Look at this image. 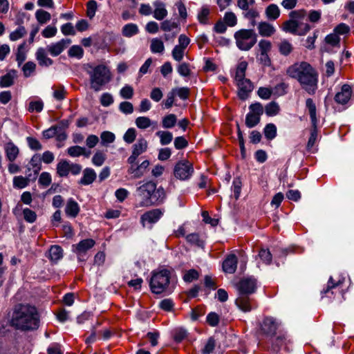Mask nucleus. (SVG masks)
I'll list each match as a JSON object with an SVG mask.
<instances>
[{
  "label": "nucleus",
  "mask_w": 354,
  "mask_h": 354,
  "mask_svg": "<svg viewBox=\"0 0 354 354\" xmlns=\"http://www.w3.org/2000/svg\"><path fill=\"white\" fill-rule=\"evenodd\" d=\"M287 74L297 80L308 94L314 95L317 89L318 73L308 62H297L289 66Z\"/></svg>",
  "instance_id": "obj_1"
},
{
  "label": "nucleus",
  "mask_w": 354,
  "mask_h": 354,
  "mask_svg": "<svg viewBox=\"0 0 354 354\" xmlns=\"http://www.w3.org/2000/svg\"><path fill=\"white\" fill-rule=\"evenodd\" d=\"M10 325L21 330H32L39 326V315L37 308L29 304H19L13 309Z\"/></svg>",
  "instance_id": "obj_2"
},
{
  "label": "nucleus",
  "mask_w": 354,
  "mask_h": 354,
  "mask_svg": "<svg viewBox=\"0 0 354 354\" xmlns=\"http://www.w3.org/2000/svg\"><path fill=\"white\" fill-rule=\"evenodd\" d=\"M84 68L89 75L91 88L96 92L101 91L111 80V73L104 64H87Z\"/></svg>",
  "instance_id": "obj_3"
},
{
  "label": "nucleus",
  "mask_w": 354,
  "mask_h": 354,
  "mask_svg": "<svg viewBox=\"0 0 354 354\" xmlns=\"http://www.w3.org/2000/svg\"><path fill=\"white\" fill-rule=\"evenodd\" d=\"M151 290L153 293L160 294L167 292L170 294L174 287L170 286V272L167 270H162L153 272L149 282Z\"/></svg>",
  "instance_id": "obj_4"
},
{
  "label": "nucleus",
  "mask_w": 354,
  "mask_h": 354,
  "mask_svg": "<svg viewBox=\"0 0 354 354\" xmlns=\"http://www.w3.org/2000/svg\"><path fill=\"white\" fill-rule=\"evenodd\" d=\"M234 37L237 48L241 50H249L257 42V35L252 29H241Z\"/></svg>",
  "instance_id": "obj_5"
},
{
  "label": "nucleus",
  "mask_w": 354,
  "mask_h": 354,
  "mask_svg": "<svg viewBox=\"0 0 354 354\" xmlns=\"http://www.w3.org/2000/svg\"><path fill=\"white\" fill-rule=\"evenodd\" d=\"M193 165L188 160L178 162L174 166V175L180 180H189L194 174Z\"/></svg>",
  "instance_id": "obj_6"
},
{
  "label": "nucleus",
  "mask_w": 354,
  "mask_h": 354,
  "mask_svg": "<svg viewBox=\"0 0 354 354\" xmlns=\"http://www.w3.org/2000/svg\"><path fill=\"white\" fill-rule=\"evenodd\" d=\"M263 113V107L259 102L252 104L249 106V112L246 115L245 125L248 128H252L257 125Z\"/></svg>",
  "instance_id": "obj_7"
},
{
  "label": "nucleus",
  "mask_w": 354,
  "mask_h": 354,
  "mask_svg": "<svg viewBox=\"0 0 354 354\" xmlns=\"http://www.w3.org/2000/svg\"><path fill=\"white\" fill-rule=\"evenodd\" d=\"M291 18H295L297 24V35H304L311 28L310 25L307 23V12L304 10L292 11L290 14Z\"/></svg>",
  "instance_id": "obj_8"
},
{
  "label": "nucleus",
  "mask_w": 354,
  "mask_h": 354,
  "mask_svg": "<svg viewBox=\"0 0 354 354\" xmlns=\"http://www.w3.org/2000/svg\"><path fill=\"white\" fill-rule=\"evenodd\" d=\"M156 184L152 181H148L146 183L139 186L137 189L138 196L142 199L140 203V207L147 206L145 204L148 200H150L153 192L156 189Z\"/></svg>",
  "instance_id": "obj_9"
},
{
  "label": "nucleus",
  "mask_w": 354,
  "mask_h": 354,
  "mask_svg": "<svg viewBox=\"0 0 354 354\" xmlns=\"http://www.w3.org/2000/svg\"><path fill=\"white\" fill-rule=\"evenodd\" d=\"M95 244V241L92 239H84L78 243L73 245V250L77 254L80 261H84L86 252L91 249Z\"/></svg>",
  "instance_id": "obj_10"
},
{
  "label": "nucleus",
  "mask_w": 354,
  "mask_h": 354,
  "mask_svg": "<svg viewBox=\"0 0 354 354\" xmlns=\"http://www.w3.org/2000/svg\"><path fill=\"white\" fill-rule=\"evenodd\" d=\"M255 0H237V6L242 10L245 18L258 17L259 14L255 9L250 8L254 6Z\"/></svg>",
  "instance_id": "obj_11"
},
{
  "label": "nucleus",
  "mask_w": 354,
  "mask_h": 354,
  "mask_svg": "<svg viewBox=\"0 0 354 354\" xmlns=\"http://www.w3.org/2000/svg\"><path fill=\"white\" fill-rule=\"evenodd\" d=\"M238 288L239 294H252L257 288V280L252 277L244 278L239 283Z\"/></svg>",
  "instance_id": "obj_12"
},
{
  "label": "nucleus",
  "mask_w": 354,
  "mask_h": 354,
  "mask_svg": "<svg viewBox=\"0 0 354 354\" xmlns=\"http://www.w3.org/2000/svg\"><path fill=\"white\" fill-rule=\"evenodd\" d=\"M147 142L144 138H140L137 142L133 145L131 155L127 159V163H133L136 162L140 155L145 152L147 149Z\"/></svg>",
  "instance_id": "obj_13"
},
{
  "label": "nucleus",
  "mask_w": 354,
  "mask_h": 354,
  "mask_svg": "<svg viewBox=\"0 0 354 354\" xmlns=\"http://www.w3.org/2000/svg\"><path fill=\"white\" fill-rule=\"evenodd\" d=\"M280 323L274 317H266L261 324L262 332L268 335H274Z\"/></svg>",
  "instance_id": "obj_14"
},
{
  "label": "nucleus",
  "mask_w": 354,
  "mask_h": 354,
  "mask_svg": "<svg viewBox=\"0 0 354 354\" xmlns=\"http://www.w3.org/2000/svg\"><path fill=\"white\" fill-rule=\"evenodd\" d=\"M71 43L70 39H62L55 43H52L46 47L47 51L53 57L60 55Z\"/></svg>",
  "instance_id": "obj_15"
},
{
  "label": "nucleus",
  "mask_w": 354,
  "mask_h": 354,
  "mask_svg": "<svg viewBox=\"0 0 354 354\" xmlns=\"http://www.w3.org/2000/svg\"><path fill=\"white\" fill-rule=\"evenodd\" d=\"M128 164L130 165L127 170L128 174H131L134 178H138L144 175L145 171L149 166V161L145 160L138 165L136 161L133 163Z\"/></svg>",
  "instance_id": "obj_16"
},
{
  "label": "nucleus",
  "mask_w": 354,
  "mask_h": 354,
  "mask_svg": "<svg viewBox=\"0 0 354 354\" xmlns=\"http://www.w3.org/2000/svg\"><path fill=\"white\" fill-rule=\"evenodd\" d=\"M163 212L160 209H154L145 212L141 216V222L143 226L146 224H153L156 223L162 216Z\"/></svg>",
  "instance_id": "obj_17"
},
{
  "label": "nucleus",
  "mask_w": 354,
  "mask_h": 354,
  "mask_svg": "<svg viewBox=\"0 0 354 354\" xmlns=\"http://www.w3.org/2000/svg\"><path fill=\"white\" fill-rule=\"evenodd\" d=\"M238 86V96L241 100H245L248 97L249 94L253 90V85L251 81L248 79L238 82L236 83Z\"/></svg>",
  "instance_id": "obj_18"
},
{
  "label": "nucleus",
  "mask_w": 354,
  "mask_h": 354,
  "mask_svg": "<svg viewBox=\"0 0 354 354\" xmlns=\"http://www.w3.org/2000/svg\"><path fill=\"white\" fill-rule=\"evenodd\" d=\"M248 295L239 294V297L235 301V304L237 307L245 313L250 312L252 308H256Z\"/></svg>",
  "instance_id": "obj_19"
},
{
  "label": "nucleus",
  "mask_w": 354,
  "mask_h": 354,
  "mask_svg": "<svg viewBox=\"0 0 354 354\" xmlns=\"http://www.w3.org/2000/svg\"><path fill=\"white\" fill-rule=\"evenodd\" d=\"M351 86L348 84H344L341 91L337 92L335 96V102L340 104H346L351 98Z\"/></svg>",
  "instance_id": "obj_20"
},
{
  "label": "nucleus",
  "mask_w": 354,
  "mask_h": 354,
  "mask_svg": "<svg viewBox=\"0 0 354 354\" xmlns=\"http://www.w3.org/2000/svg\"><path fill=\"white\" fill-rule=\"evenodd\" d=\"M17 77V71L15 69L8 71L6 74L0 77V87L8 88L15 84V80Z\"/></svg>",
  "instance_id": "obj_21"
},
{
  "label": "nucleus",
  "mask_w": 354,
  "mask_h": 354,
  "mask_svg": "<svg viewBox=\"0 0 354 354\" xmlns=\"http://www.w3.org/2000/svg\"><path fill=\"white\" fill-rule=\"evenodd\" d=\"M165 198V192L162 187L156 188L153 192L150 200L145 203L147 206L160 205L163 203Z\"/></svg>",
  "instance_id": "obj_22"
},
{
  "label": "nucleus",
  "mask_w": 354,
  "mask_h": 354,
  "mask_svg": "<svg viewBox=\"0 0 354 354\" xmlns=\"http://www.w3.org/2000/svg\"><path fill=\"white\" fill-rule=\"evenodd\" d=\"M237 258L235 254H230L223 263V271L226 273L233 274L237 268Z\"/></svg>",
  "instance_id": "obj_23"
},
{
  "label": "nucleus",
  "mask_w": 354,
  "mask_h": 354,
  "mask_svg": "<svg viewBox=\"0 0 354 354\" xmlns=\"http://www.w3.org/2000/svg\"><path fill=\"white\" fill-rule=\"evenodd\" d=\"M4 149L7 159L14 162L19 155V148L12 142H8L4 145Z\"/></svg>",
  "instance_id": "obj_24"
},
{
  "label": "nucleus",
  "mask_w": 354,
  "mask_h": 354,
  "mask_svg": "<svg viewBox=\"0 0 354 354\" xmlns=\"http://www.w3.org/2000/svg\"><path fill=\"white\" fill-rule=\"evenodd\" d=\"M155 9L153 12V17L157 20H162L167 15V10L165 4L160 1H156L153 3Z\"/></svg>",
  "instance_id": "obj_25"
},
{
  "label": "nucleus",
  "mask_w": 354,
  "mask_h": 354,
  "mask_svg": "<svg viewBox=\"0 0 354 354\" xmlns=\"http://www.w3.org/2000/svg\"><path fill=\"white\" fill-rule=\"evenodd\" d=\"M35 56L40 66H49L53 64V59L47 57L46 50L44 48H39Z\"/></svg>",
  "instance_id": "obj_26"
},
{
  "label": "nucleus",
  "mask_w": 354,
  "mask_h": 354,
  "mask_svg": "<svg viewBox=\"0 0 354 354\" xmlns=\"http://www.w3.org/2000/svg\"><path fill=\"white\" fill-rule=\"evenodd\" d=\"M306 106L308 110L313 127V128H316L317 124V109L315 104L311 98L306 100Z\"/></svg>",
  "instance_id": "obj_27"
},
{
  "label": "nucleus",
  "mask_w": 354,
  "mask_h": 354,
  "mask_svg": "<svg viewBox=\"0 0 354 354\" xmlns=\"http://www.w3.org/2000/svg\"><path fill=\"white\" fill-rule=\"evenodd\" d=\"M306 106L308 110L313 127V128H316L317 124V109L315 104L311 98L306 100Z\"/></svg>",
  "instance_id": "obj_28"
},
{
  "label": "nucleus",
  "mask_w": 354,
  "mask_h": 354,
  "mask_svg": "<svg viewBox=\"0 0 354 354\" xmlns=\"http://www.w3.org/2000/svg\"><path fill=\"white\" fill-rule=\"evenodd\" d=\"M80 206L78 203L73 199L69 198L67 201L65 212L71 217L75 218L79 214Z\"/></svg>",
  "instance_id": "obj_29"
},
{
  "label": "nucleus",
  "mask_w": 354,
  "mask_h": 354,
  "mask_svg": "<svg viewBox=\"0 0 354 354\" xmlns=\"http://www.w3.org/2000/svg\"><path fill=\"white\" fill-rule=\"evenodd\" d=\"M96 178V173L91 168H86L83 171V176L80 180V183L84 185L91 184Z\"/></svg>",
  "instance_id": "obj_30"
},
{
  "label": "nucleus",
  "mask_w": 354,
  "mask_h": 354,
  "mask_svg": "<svg viewBox=\"0 0 354 354\" xmlns=\"http://www.w3.org/2000/svg\"><path fill=\"white\" fill-rule=\"evenodd\" d=\"M29 167L28 169H32L34 172V177L33 179H35L37 174H39V171L41 169V156L39 154H35L30 162H29Z\"/></svg>",
  "instance_id": "obj_31"
},
{
  "label": "nucleus",
  "mask_w": 354,
  "mask_h": 354,
  "mask_svg": "<svg viewBox=\"0 0 354 354\" xmlns=\"http://www.w3.org/2000/svg\"><path fill=\"white\" fill-rule=\"evenodd\" d=\"M258 30L259 34L263 37H270L275 32L274 27L267 22L259 23Z\"/></svg>",
  "instance_id": "obj_32"
},
{
  "label": "nucleus",
  "mask_w": 354,
  "mask_h": 354,
  "mask_svg": "<svg viewBox=\"0 0 354 354\" xmlns=\"http://www.w3.org/2000/svg\"><path fill=\"white\" fill-rule=\"evenodd\" d=\"M139 32V28L136 24L130 23L124 25L122 30V35L131 37Z\"/></svg>",
  "instance_id": "obj_33"
},
{
  "label": "nucleus",
  "mask_w": 354,
  "mask_h": 354,
  "mask_svg": "<svg viewBox=\"0 0 354 354\" xmlns=\"http://www.w3.org/2000/svg\"><path fill=\"white\" fill-rule=\"evenodd\" d=\"M150 50L153 53L162 54L165 51L163 41L159 38H153L151 40Z\"/></svg>",
  "instance_id": "obj_34"
},
{
  "label": "nucleus",
  "mask_w": 354,
  "mask_h": 354,
  "mask_svg": "<svg viewBox=\"0 0 354 354\" xmlns=\"http://www.w3.org/2000/svg\"><path fill=\"white\" fill-rule=\"evenodd\" d=\"M27 51L26 42H23L18 46L16 53V61L17 62L18 66H20L26 60Z\"/></svg>",
  "instance_id": "obj_35"
},
{
  "label": "nucleus",
  "mask_w": 354,
  "mask_h": 354,
  "mask_svg": "<svg viewBox=\"0 0 354 354\" xmlns=\"http://www.w3.org/2000/svg\"><path fill=\"white\" fill-rule=\"evenodd\" d=\"M70 164L69 161L63 160L60 161L57 165V173L61 177L67 176L70 173Z\"/></svg>",
  "instance_id": "obj_36"
},
{
  "label": "nucleus",
  "mask_w": 354,
  "mask_h": 354,
  "mask_svg": "<svg viewBox=\"0 0 354 354\" xmlns=\"http://www.w3.org/2000/svg\"><path fill=\"white\" fill-rule=\"evenodd\" d=\"M248 64L245 62H241L239 64L236 73H235V80L236 83L238 82H241L245 80H247L245 77V71L247 69Z\"/></svg>",
  "instance_id": "obj_37"
},
{
  "label": "nucleus",
  "mask_w": 354,
  "mask_h": 354,
  "mask_svg": "<svg viewBox=\"0 0 354 354\" xmlns=\"http://www.w3.org/2000/svg\"><path fill=\"white\" fill-rule=\"evenodd\" d=\"M266 15L269 19L275 20L280 15V10L276 4H270L266 9Z\"/></svg>",
  "instance_id": "obj_38"
},
{
  "label": "nucleus",
  "mask_w": 354,
  "mask_h": 354,
  "mask_svg": "<svg viewBox=\"0 0 354 354\" xmlns=\"http://www.w3.org/2000/svg\"><path fill=\"white\" fill-rule=\"evenodd\" d=\"M63 257V250L59 245H53L49 250V257L53 261H57Z\"/></svg>",
  "instance_id": "obj_39"
},
{
  "label": "nucleus",
  "mask_w": 354,
  "mask_h": 354,
  "mask_svg": "<svg viewBox=\"0 0 354 354\" xmlns=\"http://www.w3.org/2000/svg\"><path fill=\"white\" fill-rule=\"evenodd\" d=\"M156 135L159 137L162 145H167L173 140L172 133L167 131H158L156 133Z\"/></svg>",
  "instance_id": "obj_40"
},
{
  "label": "nucleus",
  "mask_w": 354,
  "mask_h": 354,
  "mask_svg": "<svg viewBox=\"0 0 354 354\" xmlns=\"http://www.w3.org/2000/svg\"><path fill=\"white\" fill-rule=\"evenodd\" d=\"M177 122V118L176 115L173 113L165 115L162 120V127L165 129H171L174 127Z\"/></svg>",
  "instance_id": "obj_41"
},
{
  "label": "nucleus",
  "mask_w": 354,
  "mask_h": 354,
  "mask_svg": "<svg viewBox=\"0 0 354 354\" xmlns=\"http://www.w3.org/2000/svg\"><path fill=\"white\" fill-rule=\"evenodd\" d=\"M44 109V102L41 99L37 100H32L29 102L28 111L30 113L36 112L40 113Z\"/></svg>",
  "instance_id": "obj_42"
},
{
  "label": "nucleus",
  "mask_w": 354,
  "mask_h": 354,
  "mask_svg": "<svg viewBox=\"0 0 354 354\" xmlns=\"http://www.w3.org/2000/svg\"><path fill=\"white\" fill-rule=\"evenodd\" d=\"M101 145L102 146H108L109 144L113 142L115 136L113 133L108 131H103L100 135Z\"/></svg>",
  "instance_id": "obj_43"
},
{
  "label": "nucleus",
  "mask_w": 354,
  "mask_h": 354,
  "mask_svg": "<svg viewBox=\"0 0 354 354\" xmlns=\"http://www.w3.org/2000/svg\"><path fill=\"white\" fill-rule=\"evenodd\" d=\"M24 76L29 77L34 75L36 70V64L33 62H26L21 68Z\"/></svg>",
  "instance_id": "obj_44"
},
{
  "label": "nucleus",
  "mask_w": 354,
  "mask_h": 354,
  "mask_svg": "<svg viewBox=\"0 0 354 354\" xmlns=\"http://www.w3.org/2000/svg\"><path fill=\"white\" fill-rule=\"evenodd\" d=\"M35 17L39 24H44L50 21L51 15L47 11L39 9L36 11Z\"/></svg>",
  "instance_id": "obj_45"
},
{
  "label": "nucleus",
  "mask_w": 354,
  "mask_h": 354,
  "mask_svg": "<svg viewBox=\"0 0 354 354\" xmlns=\"http://www.w3.org/2000/svg\"><path fill=\"white\" fill-rule=\"evenodd\" d=\"M263 133L268 140H272L277 136V127L272 123L268 124L264 128Z\"/></svg>",
  "instance_id": "obj_46"
},
{
  "label": "nucleus",
  "mask_w": 354,
  "mask_h": 354,
  "mask_svg": "<svg viewBox=\"0 0 354 354\" xmlns=\"http://www.w3.org/2000/svg\"><path fill=\"white\" fill-rule=\"evenodd\" d=\"M68 54L71 57H75L80 59L84 55V50L80 46L74 45L69 48Z\"/></svg>",
  "instance_id": "obj_47"
},
{
  "label": "nucleus",
  "mask_w": 354,
  "mask_h": 354,
  "mask_svg": "<svg viewBox=\"0 0 354 354\" xmlns=\"http://www.w3.org/2000/svg\"><path fill=\"white\" fill-rule=\"evenodd\" d=\"M297 24L295 18H291L290 20L286 21L283 24V29L286 32H289L295 35H297Z\"/></svg>",
  "instance_id": "obj_48"
},
{
  "label": "nucleus",
  "mask_w": 354,
  "mask_h": 354,
  "mask_svg": "<svg viewBox=\"0 0 354 354\" xmlns=\"http://www.w3.org/2000/svg\"><path fill=\"white\" fill-rule=\"evenodd\" d=\"M106 160V154L102 151H97L93 158L92 163L97 167L102 166Z\"/></svg>",
  "instance_id": "obj_49"
},
{
  "label": "nucleus",
  "mask_w": 354,
  "mask_h": 354,
  "mask_svg": "<svg viewBox=\"0 0 354 354\" xmlns=\"http://www.w3.org/2000/svg\"><path fill=\"white\" fill-rule=\"evenodd\" d=\"M223 21L229 27H234L237 24V18L236 15L232 12H227L225 13Z\"/></svg>",
  "instance_id": "obj_50"
},
{
  "label": "nucleus",
  "mask_w": 354,
  "mask_h": 354,
  "mask_svg": "<svg viewBox=\"0 0 354 354\" xmlns=\"http://www.w3.org/2000/svg\"><path fill=\"white\" fill-rule=\"evenodd\" d=\"M279 106L275 102H271L268 103L265 108V111L268 116H274L279 112Z\"/></svg>",
  "instance_id": "obj_51"
},
{
  "label": "nucleus",
  "mask_w": 354,
  "mask_h": 354,
  "mask_svg": "<svg viewBox=\"0 0 354 354\" xmlns=\"http://www.w3.org/2000/svg\"><path fill=\"white\" fill-rule=\"evenodd\" d=\"M209 9L207 6H203L198 12L197 18L199 22L202 24H207L208 17L209 15Z\"/></svg>",
  "instance_id": "obj_52"
},
{
  "label": "nucleus",
  "mask_w": 354,
  "mask_h": 354,
  "mask_svg": "<svg viewBox=\"0 0 354 354\" xmlns=\"http://www.w3.org/2000/svg\"><path fill=\"white\" fill-rule=\"evenodd\" d=\"M186 240L187 242L192 245H195L198 247H203L204 242L200 238L199 234L197 233H192L188 234L186 236Z\"/></svg>",
  "instance_id": "obj_53"
},
{
  "label": "nucleus",
  "mask_w": 354,
  "mask_h": 354,
  "mask_svg": "<svg viewBox=\"0 0 354 354\" xmlns=\"http://www.w3.org/2000/svg\"><path fill=\"white\" fill-rule=\"evenodd\" d=\"M26 34V30L24 26H19L15 31L12 32L9 38L11 41H17L23 37Z\"/></svg>",
  "instance_id": "obj_54"
},
{
  "label": "nucleus",
  "mask_w": 354,
  "mask_h": 354,
  "mask_svg": "<svg viewBox=\"0 0 354 354\" xmlns=\"http://www.w3.org/2000/svg\"><path fill=\"white\" fill-rule=\"evenodd\" d=\"M67 153L71 157H80L84 153V147L78 145L72 146L67 149Z\"/></svg>",
  "instance_id": "obj_55"
},
{
  "label": "nucleus",
  "mask_w": 354,
  "mask_h": 354,
  "mask_svg": "<svg viewBox=\"0 0 354 354\" xmlns=\"http://www.w3.org/2000/svg\"><path fill=\"white\" fill-rule=\"evenodd\" d=\"M135 123L139 129H145L151 125V121L148 117L140 116L136 119Z\"/></svg>",
  "instance_id": "obj_56"
},
{
  "label": "nucleus",
  "mask_w": 354,
  "mask_h": 354,
  "mask_svg": "<svg viewBox=\"0 0 354 354\" xmlns=\"http://www.w3.org/2000/svg\"><path fill=\"white\" fill-rule=\"evenodd\" d=\"M242 183L240 178H236L234 179L232 185V191L233 192V196L236 200H237L241 194Z\"/></svg>",
  "instance_id": "obj_57"
},
{
  "label": "nucleus",
  "mask_w": 354,
  "mask_h": 354,
  "mask_svg": "<svg viewBox=\"0 0 354 354\" xmlns=\"http://www.w3.org/2000/svg\"><path fill=\"white\" fill-rule=\"evenodd\" d=\"M133 88L130 85H125L120 91V95L123 99L129 100L133 96Z\"/></svg>",
  "instance_id": "obj_58"
},
{
  "label": "nucleus",
  "mask_w": 354,
  "mask_h": 354,
  "mask_svg": "<svg viewBox=\"0 0 354 354\" xmlns=\"http://www.w3.org/2000/svg\"><path fill=\"white\" fill-rule=\"evenodd\" d=\"M288 85L284 82H281L276 85L272 89V93L277 96L284 95L287 93Z\"/></svg>",
  "instance_id": "obj_59"
},
{
  "label": "nucleus",
  "mask_w": 354,
  "mask_h": 354,
  "mask_svg": "<svg viewBox=\"0 0 354 354\" xmlns=\"http://www.w3.org/2000/svg\"><path fill=\"white\" fill-rule=\"evenodd\" d=\"M177 72L182 77H188L190 75L191 70L189 64L186 62L179 64L176 68Z\"/></svg>",
  "instance_id": "obj_60"
},
{
  "label": "nucleus",
  "mask_w": 354,
  "mask_h": 354,
  "mask_svg": "<svg viewBox=\"0 0 354 354\" xmlns=\"http://www.w3.org/2000/svg\"><path fill=\"white\" fill-rule=\"evenodd\" d=\"M29 182V179L21 176H15L13 178V185L15 187L22 189L26 187Z\"/></svg>",
  "instance_id": "obj_61"
},
{
  "label": "nucleus",
  "mask_w": 354,
  "mask_h": 354,
  "mask_svg": "<svg viewBox=\"0 0 354 354\" xmlns=\"http://www.w3.org/2000/svg\"><path fill=\"white\" fill-rule=\"evenodd\" d=\"M279 51L283 55H288L292 50V44L287 40H283L279 44Z\"/></svg>",
  "instance_id": "obj_62"
},
{
  "label": "nucleus",
  "mask_w": 354,
  "mask_h": 354,
  "mask_svg": "<svg viewBox=\"0 0 354 354\" xmlns=\"http://www.w3.org/2000/svg\"><path fill=\"white\" fill-rule=\"evenodd\" d=\"M119 110L126 115L131 114L133 112V106L129 102H122L119 104Z\"/></svg>",
  "instance_id": "obj_63"
},
{
  "label": "nucleus",
  "mask_w": 354,
  "mask_h": 354,
  "mask_svg": "<svg viewBox=\"0 0 354 354\" xmlns=\"http://www.w3.org/2000/svg\"><path fill=\"white\" fill-rule=\"evenodd\" d=\"M51 176L48 172H42L39 178V184L44 187H48L51 183Z\"/></svg>",
  "instance_id": "obj_64"
}]
</instances>
